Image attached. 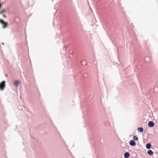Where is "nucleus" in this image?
Returning <instances> with one entry per match:
<instances>
[{
  "label": "nucleus",
  "mask_w": 158,
  "mask_h": 158,
  "mask_svg": "<svg viewBox=\"0 0 158 158\" xmlns=\"http://www.w3.org/2000/svg\"><path fill=\"white\" fill-rule=\"evenodd\" d=\"M5 82L4 81H3L0 83V89L1 90H3L5 86Z\"/></svg>",
  "instance_id": "nucleus-1"
},
{
  "label": "nucleus",
  "mask_w": 158,
  "mask_h": 158,
  "mask_svg": "<svg viewBox=\"0 0 158 158\" xmlns=\"http://www.w3.org/2000/svg\"><path fill=\"white\" fill-rule=\"evenodd\" d=\"M3 16L4 18H6V16L5 15H3Z\"/></svg>",
  "instance_id": "nucleus-13"
},
{
  "label": "nucleus",
  "mask_w": 158,
  "mask_h": 158,
  "mask_svg": "<svg viewBox=\"0 0 158 158\" xmlns=\"http://www.w3.org/2000/svg\"><path fill=\"white\" fill-rule=\"evenodd\" d=\"M129 144L132 146H134L136 145L135 142L133 140H131L129 142Z\"/></svg>",
  "instance_id": "nucleus-4"
},
{
  "label": "nucleus",
  "mask_w": 158,
  "mask_h": 158,
  "mask_svg": "<svg viewBox=\"0 0 158 158\" xmlns=\"http://www.w3.org/2000/svg\"><path fill=\"white\" fill-rule=\"evenodd\" d=\"M5 10H2L0 12L1 14H2L5 11Z\"/></svg>",
  "instance_id": "nucleus-11"
},
{
  "label": "nucleus",
  "mask_w": 158,
  "mask_h": 158,
  "mask_svg": "<svg viewBox=\"0 0 158 158\" xmlns=\"http://www.w3.org/2000/svg\"><path fill=\"white\" fill-rule=\"evenodd\" d=\"M0 22L2 24H3V28L6 27L7 26V23L6 22H4L2 20H0Z\"/></svg>",
  "instance_id": "nucleus-2"
},
{
  "label": "nucleus",
  "mask_w": 158,
  "mask_h": 158,
  "mask_svg": "<svg viewBox=\"0 0 158 158\" xmlns=\"http://www.w3.org/2000/svg\"><path fill=\"white\" fill-rule=\"evenodd\" d=\"M19 83V81L18 80H16L14 82V85L17 87L18 86V85Z\"/></svg>",
  "instance_id": "nucleus-5"
},
{
  "label": "nucleus",
  "mask_w": 158,
  "mask_h": 158,
  "mask_svg": "<svg viewBox=\"0 0 158 158\" xmlns=\"http://www.w3.org/2000/svg\"><path fill=\"white\" fill-rule=\"evenodd\" d=\"M138 130L140 131V132H143V128L139 127L138 128Z\"/></svg>",
  "instance_id": "nucleus-9"
},
{
  "label": "nucleus",
  "mask_w": 158,
  "mask_h": 158,
  "mask_svg": "<svg viewBox=\"0 0 158 158\" xmlns=\"http://www.w3.org/2000/svg\"><path fill=\"white\" fill-rule=\"evenodd\" d=\"M94 63H97V61H94Z\"/></svg>",
  "instance_id": "nucleus-12"
},
{
  "label": "nucleus",
  "mask_w": 158,
  "mask_h": 158,
  "mask_svg": "<svg viewBox=\"0 0 158 158\" xmlns=\"http://www.w3.org/2000/svg\"><path fill=\"white\" fill-rule=\"evenodd\" d=\"M148 153L149 155H152L153 154V152L151 150H149L148 151Z\"/></svg>",
  "instance_id": "nucleus-8"
},
{
  "label": "nucleus",
  "mask_w": 158,
  "mask_h": 158,
  "mask_svg": "<svg viewBox=\"0 0 158 158\" xmlns=\"http://www.w3.org/2000/svg\"><path fill=\"white\" fill-rule=\"evenodd\" d=\"M130 156V154L128 152H126L124 154V156L125 158H128Z\"/></svg>",
  "instance_id": "nucleus-6"
},
{
  "label": "nucleus",
  "mask_w": 158,
  "mask_h": 158,
  "mask_svg": "<svg viewBox=\"0 0 158 158\" xmlns=\"http://www.w3.org/2000/svg\"><path fill=\"white\" fill-rule=\"evenodd\" d=\"M148 125L149 127H153L154 126V123L153 122L150 121L149 122Z\"/></svg>",
  "instance_id": "nucleus-3"
},
{
  "label": "nucleus",
  "mask_w": 158,
  "mask_h": 158,
  "mask_svg": "<svg viewBox=\"0 0 158 158\" xmlns=\"http://www.w3.org/2000/svg\"><path fill=\"white\" fill-rule=\"evenodd\" d=\"M133 139L134 140H138V138L135 136H133Z\"/></svg>",
  "instance_id": "nucleus-10"
},
{
  "label": "nucleus",
  "mask_w": 158,
  "mask_h": 158,
  "mask_svg": "<svg viewBox=\"0 0 158 158\" xmlns=\"http://www.w3.org/2000/svg\"><path fill=\"white\" fill-rule=\"evenodd\" d=\"M151 147V144L150 143H148L146 145V148L148 149H149Z\"/></svg>",
  "instance_id": "nucleus-7"
}]
</instances>
